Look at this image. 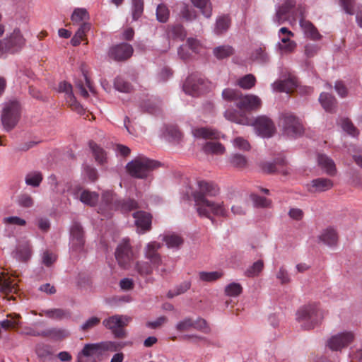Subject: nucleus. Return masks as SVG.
<instances>
[{"label":"nucleus","instance_id":"obj_1","mask_svg":"<svg viewBox=\"0 0 362 362\" xmlns=\"http://www.w3.org/2000/svg\"><path fill=\"white\" fill-rule=\"evenodd\" d=\"M197 189L193 192L192 196L199 216L211 220V215L226 217L228 211L223 202H214L206 199V197H215L218 194L219 189L217 185L205 180L197 181Z\"/></svg>","mask_w":362,"mask_h":362},{"label":"nucleus","instance_id":"obj_2","mask_svg":"<svg viewBox=\"0 0 362 362\" xmlns=\"http://www.w3.org/2000/svg\"><path fill=\"white\" fill-rule=\"evenodd\" d=\"M224 116L230 122L245 126H253L257 134L263 138L272 136L276 131L272 120L264 115L258 116L252 120L246 114L240 113L235 110H227Z\"/></svg>","mask_w":362,"mask_h":362},{"label":"nucleus","instance_id":"obj_3","mask_svg":"<svg viewBox=\"0 0 362 362\" xmlns=\"http://www.w3.org/2000/svg\"><path fill=\"white\" fill-rule=\"evenodd\" d=\"M222 96L225 100L233 101L240 113L245 114V112H256L259 110L262 102L260 98L253 94L242 95L239 91L226 88L223 90Z\"/></svg>","mask_w":362,"mask_h":362},{"label":"nucleus","instance_id":"obj_4","mask_svg":"<svg viewBox=\"0 0 362 362\" xmlns=\"http://www.w3.org/2000/svg\"><path fill=\"white\" fill-rule=\"evenodd\" d=\"M25 38L19 28H15L8 33L6 37L0 40V58H4L8 54L20 52L25 45Z\"/></svg>","mask_w":362,"mask_h":362},{"label":"nucleus","instance_id":"obj_5","mask_svg":"<svg viewBox=\"0 0 362 362\" xmlns=\"http://www.w3.org/2000/svg\"><path fill=\"white\" fill-rule=\"evenodd\" d=\"M323 318L322 310L317 305H308L300 309L296 314V319L300 326L305 329L313 328Z\"/></svg>","mask_w":362,"mask_h":362},{"label":"nucleus","instance_id":"obj_6","mask_svg":"<svg viewBox=\"0 0 362 362\" xmlns=\"http://www.w3.org/2000/svg\"><path fill=\"white\" fill-rule=\"evenodd\" d=\"M156 162L145 156H139L127 165L128 173L134 177L144 178L156 167Z\"/></svg>","mask_w":362,"mask_h":362},{"label":"nucleus","instance_id":"obj_7","mask_svg":"<svg viewBox=\"0 0 362 362\" xmlns=\"http://www.w3.org/2000/svg\"><path fill=\"white\" fill-rule=\"evenodd\" d=\"M118 265L124 269L131 267L134 259V252L129 240L124 238L117 245L115 252Z\"/></svg>","mask_w":362,"mask_h":362},{"label":"nucleus","instance_id":"obj_8","mask_svg":"<svg viewBox=\"0 0 362 362\" xmlns=\"http://www.w3.org/2000/svg\"><path fill=\"white\" fill-rule=\"evenodd\" d=\"M19 117L20 105L18 101L11 100L4 104L1 115V122L7 131H10L16 125Z\"/></svg>","mask_w":362,"mask_h":362},{"label":"nucleus","instance_id":"obj_9","mask_svg":"<svg viewBox=\"0 0 362 362\" xmlns=\"http://www.w3.org/2000/svg\"><path fill=\"white\" fill-rule=\"evenodd\" d=\"M132 318L127 315H115L103 321V325L107 329L111 330L117 338H124L127 336L123 327L128 325Z\"/></svg>","mask_w":362,"mask_h":362},{"label":"nucleus","instance_id":"obj_10","mask_svg":"<svg viewBox=\"0 0 362 362\" xmlns=\"http://www.w3.org/2000/svg\"><path fill=\"white\" fill-rule=\"evenodd\" d=\"M280 125L283 128L284 133L288 136H298L303 134L304 132L299 119L290 113H285L281 116Z\"/></svg>","mask_w":362,"mask_h":362},{"label":"nucleus","instance_id":"obj_11","mask_svg":"<svg viewBox=\"0 0 362 362\" xmlns=\"http://www.w3.org/2000/svg\"><path fill=\"white\" fill-rule=\"evenodd\" d=\"M355 339V334L351 331H343L332 335L327 341V346L332 351H341L351 344Z\"/></svg>","mask_w":362,"mask_h":362},{"label":"nucleus","instance_id":"obj_12","mask_svg":"<svg viewBox=\"0 0 362 362\" xmlns=\"http://www.w3.org/2000/svg\"><path fill=\"white\" fill-rule=\"evenodd\" d=\"M119 200L116 198V194L112 191H104L101 195V200L99 203L98 212L108 216L112 211L117 209L119 207Z\"/></svg>","mask_w":362,"mask_h":362},{"label":"nucleus","instance_id":"obj_13","mask_svg":"<svg viewBox=\"0 0 362 362\" xmlns=\"http://www.w3.org/2000/svg\"><path fill=\"white\" fill-rule=\"evenodd\" d=\"M71 194L74 198L79 199L83 204L94 206L99 202V194L95 192L84 189L79 186L71 189Z\"/></svg>","mask_w":362,"mask_h":362},{"label":"nucleus","instance_id":"obj_14","mask_svg":"<svg viewBox=\"0 0 362 362\" xmlns=\"http://www.w3.org/2000/svg\"><path fill=\"white\" fill-rule=\"evenodd\" d=\"M176 329L179 332H186L195 329L205 333L209 332V328L207 326L206 322L203 319H198L196 321L192 320L189 317H187L180 320L176 324Z\"/></svg>","mask_w":362,"mask_h":362},{"label":"nucleus","instance_id":"obj_15","mask_svg":"<svg viewBox=\"0 0 362 362\" xmlns=\"http://www.w3.org/2000/svg\"><path fill=\"white\" fill-rule=\"evenodd\" d=\"M83 230L81 226L77 223H73L70 229V247L73 250H80L84 245Z\"/></svg>","mask_w":362,"mask_h":362},{"label":"nucleus","instance_id":"obj_16","mask_svg":"<svg viewBox=\"0 0 362 362\" xmlns=\"http://www.w3.org/2000/svg\"><path fill=\"white\" fill-rule=\"evenodd\" d=\"M133 51L129 44L121 43L112 47L108 52V56L115 61H124L132 55Z\"/></svg>","mask_w":362,"mask_h":362},{"label":"nucleus","instance_id":"obj_17","mask_svg":"<svg viewBox=\"0 0 362 362\" xmlns=\"http://www.w3.org/2000/svg\"><path fill=\"white\" fill-rule=\"evenodd\" d=\"M160 247V243L153 241L148 243L144 248L145 258L156 268H158L162 264L161 257L158 252Z\"/></svg>","mask_w":362,"mask_h":362},{"label":"nucleus","instance_id":"obj_18","mask_svg":"<svg viewBox=\"0 0 362 362\" xmlns=\"http://www.w3.org/2000/svg\"><path fill=\"white\" fill-rule=\"evenodd\" d=\"M203 79L197 76H190L186 79L183 90L187 94L196 96L203 91Z\"/></svg>","mask_w":362,"mask_h":362},{"label":"nucleus","instance_id":"obj_19","mask_svg":"<svg viewBox=\"0 0 362 362\" xmlns=\"http://www.w3.org/2000/svg\"><path fill=\"white\" fill-rule=\"evenodd\" d=\"M333 187V182L328 178L319 177L313 180L308 184V190L311 193H320L326 192Z\"/></svg>","mask_w":362,"mask_h":362},{"label":"nucleus","instance_id":"obj_20","mask_svg":"<svg viewBox=\"0 0 362 362\" xmlns=\"http://www.w3.org/2000/svg\"><path fill=\"white\" fill-rule=\"evenodd\" d=\"M133 217L138 230L145 232L151 228L152 217L150 214L139 211L134 213Z\"/></svg>","mask_w":362,"mask_h":362},{"label":"nucleus","instance_id":"obj_21","mask_svg":"<svg viewBox=\"0 0 362 362\" xmlns=\"http://www.w3.org/2000/svg\"><path fill=\"white\" fill-rule=\"evenodd\" d=\"M16 284L11 281V278L4 272L0 274V292L8 296L10 293L16 291ZM16 297L13 295L8 296V300H15Z\"/></svg>","mask_w":362,"mask_h":362},{"label":"nucleus","instance_id":"obj_22","mask_svg":"<svg viewBox=\"0 0 362 362\" xmlns=\"http://www.w3.org/2000/svg\"><path fill=\"white\" fill-rule=\"evenodd\" d=\"M298 86V81L295 77H288L282 81L274 82L272 84L273 89L279 92L288 93Z\"/></svg>","mask_w":362,"mask_h":362},{"label":"nucleus","instance_id":"obj_23","mask_svg":"<svg viewBox=\"0 0 362 362\" xmlns=\"http://www.w3.org/2000/svg\"><path fill=\"white\" fill-rule=\"evenodd\" d=\"M317 163L319 166L329 175L333 176L337 173L334 160L325 154H318Z\"/></svg>","mask_w":362,"mask_h":362},{"label":"nucleus","instance_id":"obj_24","mask_svg":"<svg viewBox=\"0 0 362 362\" xmlns=\"http://www.w3.org/2000/svg\"><path fill=\"white\" fill-rule=\"evenodd\" d=\"M300 25L303 30L305 35L307 37H309L313 40H320L322 35L319 33L317 28L313 25V24L305 19H300Z\"/></svg>","mask_w":362,"mask_h":362},{"label":"nucleus","instance_id":"obj_25","mask_svg":"<svg viewBox=\"0 0 362 362\" xmlns=\"http://www.w3.org/2000/svg\"><path fill=\"white\" fill-rule=\"evenodd\" d=\"M319 240L329 247L335 246L338 241V235L333 228L324 230L319 235Z\"/></svg>","mask_w":362,"mask_h":362},{"label":"nucleus","instance_id":"obj_26","mask_svg":"<svg viewBox=\"0 0 362 362\" xmlns=\"http://www.w3.org/2000/svg\"><path fill=\"white\" fill-rule=\"evenodd\" d=\"M153 269H156L157 268L153 267L149 261H136L134 265V270L142 277L151 275Z\"/></svg>","mask_w":362,"mask_h":362},{"label":"nucleus","instance_id":"obj_27","mask_svg":"<svg viewBox=\"0 0 362 362\" xmlns=\"http://www.w3.org/2000/svg\"><path fill=\"white\" fill-rule=\"evenodd\" d=\"M194 136L202 139H218L219 132L212 128L201 127L192 130Z\"/></svg>","mask_w":362,"mask_h":362},{"label":"nucleus","instance_id":"obj_28","mask_svg":"<svg viewBox=\"0 0 362 362\" xmlns=\"http://www.w3.org/2000/svg\"><path fill=\"white\" fill-rule=\"evenodd\" d=\"M42 337H50L55 340L62 339L69 336V333L67 330L59 328H50L44 331H41Z\"/></svg>","mask_w":362,"mask_h":362},{"label":"nucleus","instance_id":"obj_29","mask_svg":"<svg viewBox=\"0 0 362 362\" xmlns=\"http://www.w3.org/2000/svg\"><path fill=\"white\" fill-rule=\"evenodd\" d=\"M191 285L192 283L190 281H184L170 290L167 293V296L169 298H173L175 296L183 294L190 288Z\"/></svg>","mask_w":362,"mask_h":362},{"label":"nucleus","instance_id":"obj_30","mask_svg":"<svg viewBox=\"0 0 362 362\" xmlns=\"http://www.w3.org/2000/svg\"><path fill=\"white\" fill-rule=\"evenodd\" d=\"M44 315L54 320H62L70 317V313L68 310L61 308H53L43 310Z\"/></svg>","mask_w":362,"mask_h":362},{"label":"nucleus","instance_id":"obj_31","mask_svg":"<svg viewBox=\"0 0 362 362\" xmlns=\"http://www.w3.org/2000/svg\"><path fill=\"white\" fill-rule=\"evenodd\" d=\"M31 256V248L28 243L19 245L13 257L21 261H27Z\"/></svg>","mask_w":362,"mask_h":362},{"label":"nucleus","instance_id":"obj_32","mask_svg":"<svg viewBox=\"0 0 362 362\" xmlns=\"http://www.w3.org/2000/svg\"><path fill=\"white\" fill-rule=\"evenodd\" d=\"M90 25L88 23H83L78 30L76 32L75 35L72 37L71 40V43L73 46H78L81 41L86 36V33L90 30Z\"/></svg>","mask_w":362,"mask_h":362},{"label":"nucleus","instance_id":"obj_33","mask_svg":"<svg viewBox=\"0 0 362 362\" xmlns=\"http://www.w3.org/2000/svg\"><path fill=\"white\" fill-rule=\"evenodd\" d=\"M319 100L327 112H332L335 107L336 100L329 93H322L320 94Z\"/></svg>","mask_w":362,"mask_h":362},{"label":"nucleus","instance_id":"obj_34","mask_svg":"<svg viewBox=\"0 0 362 362\" xmlns=\"http://www.w3.org/2000/svg\"><path fill=\"white\" fill-rule=\"evenodd\" d=\"M203 151L206 153L221 155L225 153L226 149L221 143L210 141L204 144L203 146Z\"/></svg>","mask_w":362,"mask_h":362},{"label":"nucleus","instance_id":"obj_35","mask_svg":"<svg viewBox=\"0 0 362 362\" xmlns=\"http://www.w3.org/2000/svg\"><path fill=\"white\" fill-rule=\"evenodd\" d=\"M163 240L169 248H178L183 243V239L178 235L170 234L163 236Z\"/></svg>","mask_w":362,"mask_h":362},{"label":"nucleus","instance_id":"obj_36","mask_svg":"<svg viewBox=\"0 0 362 362\" xmlns=\"http://www.w3.org/2000/svg\"><path fill=\"white\" fill-rule=\"evenodd\" d=\"M194 6L199 8L202 14L207 18L212 14L211 5L209 0H192Z\"/></svg>","mask_w":362,"mask_h":362},{"label":"nucleus","instance_id":"obj_37","mask_svg":"<svg viewBox=\"0 0 362 362\" xmlns=\"http://www.w3.org/2000/svg\"><path fill=\"white\" fill-rule=\"evenodd\" d=\"M213 53L218 59H223L233 54V48L229 45H222L214 48Z\"/></svg>","mask_w":362,"mask_h":362},{"label":"nucleus","instance_id":"obj_38","mask_svg":"<svg viewBox=\"0 0 362 362\" xmlns=\"http://www.w3.org/2000/svg\"><path fill=\"white\" fill-rule=\"evenodd\" d=\"M256 78L252 74H247L243 77L240 78L237 84L243 89L250 90L255 86Z\"/></svg>","mask_w":362,"mask_h":362},{"label":"nucleus","instance_id":"obj_39","mask_svg":"<svg viewBox=\"0 0 362 362\" xmlns=\"http://www.w3.org/2000/svg\"><path fill=\"white\" fill-rule=\"evenodd\" d=\"M90 147L92 150L94 158L97 162L103 164L106 162L107 156L105 151L93 142H90Z\"/></svg>","mask_w":362,"mask_h":362},{"label":"nucleus","instance_id":"obj_40","mask_svg":"<svg viewBox=\"0 0 362 362\" xmlns=\"http://www.w3.org/2000/svg\"><path fill=\"white\" fill-rule=\"evenodd\" d=\"M264 268V262L262 260H257L249 267L245 271V275L248 277H254L258 276Z\"/></svg>","mask_w":362,"mask_h":362},{"label":"nucleus","instance_id":"obj_41","mask_svg":"<svg viewBox=\"0 0 362 362\" xmlns=\"http://www.w3.org/2000/svg\"><path fill=\"white\" fill-rule=\"evenodd\" d=\"M223 276V273L221 272L214 271V272H200L199 273V279L202 281L206 282H212L218 279H220Z\"/></svg>","mask_w":362,"mask_h":362},{"label":"nucleus","instance_id":"obj_42","mask_svg":"<svg viewBox=\"0 0 362 362\" xmlns=\"http://www.w3.org/2000/svg\"><path fill=\"white\" fill-rule=\"evenodd\" d=\"M89 18V15L86 9L82 8H76L72 15H71V21L74 23H79L82 21L88 20Z\"/></svg>","mask_w":362,"mask_h":362},{"label":"nucleus","instance_id":"obj_43","mask_svg":"<svg viewBox=\"0 0 362 362\" xmlns=\"http://www.w3.org/2000/svg\"><path fill=\"white\" fill-rule=\"evenodd\" d=\"M289 11V8L284 5L279 7L276 9V14L274 16L273 21L277 25H280L283 23L284 21L287 20L286 14Z\"/></svg>","mask_w":362,"mask_h":362},{"label":"nucleus","instance_id":"obj_44","mask_svg":"<svg viewBox=\"0 0 362 362\" xmlns=\"http://www.w3.org/2000/svg\"><path fill=\"white\" fill-rule=\"evenodd\" d=\"M242 291L243 288L239 283L233 282L225 287V293L230 297L238 296Z\"/></svg>","mask_w":362,"mask_h":362},{"label":"nucleus","instance_id":"obj_45","mask_svg":"<svg viewBox=\"0 0 362 362\" xmlns=\"http://www.w3.org/2000/svg\"><path fill=\"white\" fill-rule=\"evenodd\" d=\"M42 177L40 173L33 172L28 173L25 179V183L32 187H38L42 182Z\"/></svg>","mask_w":362,"mask_h":362},{"label":"nucleus","instance_id":"obj_46","mask_svg":"<svg viewBox=\"0 0 362 362\" xmlns=\"http://www.w3.org/2000/svg\"><path fill=\"white\" fill-rule=\"evenodd\" d=\"M36 354L43 362L49 361L52 357V352L48 346L44 344H39L36 347Z\"/></svg>","mask_w":362,"mask_h":362},{"label":"nucleus","instance_id":"obj_47","mask_svg":"<svg viewBox=\"0 0 362 362\" xmlns=\"http://www.w3.org/2000/svg\"><path fill=\"white\" fill-rule=\"evenodd\" d=\"M132 18L134 21L138 20L144 11L143 0H132Z\"/></svg>","mask_w":362,"mask_h":362},{"label":"nucleus","instance_id":"obj_48","mask_svg":"<svg viewBox=\"0 0 362 362\" xmlns=\"http://www.w3.org/2000/svg\"><path fill=\"white\" fill-rule=\"evenodd\" d=\"M11 317V319H6L5 320L0 322V325L4 329L13 328L16 326L19 325L18 318L20 317L19 315L17 314H11L8 316Z\"/></svg>","mask_w":362,"mask_h":362},{"label":"nucleus","instance_id":"obj_49","mask_svg":"<svg viewBox=\"0 0 362 362\" xmlns=\"http://www.w3.org/2000/svg\"><path fill=\"white\" fill-rule=\"evenodd\" d=\"M230 26V20L228 17L223 16L217 19L215 33L221 34L226 31Z\"/></svg>","mask_w":362,"mask_h":362},{"label":"nucleus","instance_id":"obj_50","mask_svg":"<svg viewBox=\"0 0 362 362\" xmlns=\"http://www.w3.org/2000/svg\"><path fill=\"white\" fill-rule=\"evenodd\" d=\"M118 204L119 207L117 209H120L123 213L129 212L138 207V204L134 200L131 199H128L122 202L119 201Z\"/></svg>","mask_w":362,"mask_h":362},{"label":"nucleus","instance_id":"obj_51","mask_svg":"<svg viewBox=\"0 0 362 362\" xmlns=\"http://www.w3.org/2000/svg\"><path fill=\"white\" fill-rule=\"evenodd\" d=\"M252 199L256 207L269 208L272 206V201L270 199L257 194H252Z\"/></svg>","mask_w":362,"mask_h":362},{"label":"nucleus","instance_id":"obj_52","mask_svg":"<svg viewBox=\"0 0 362 362\" xmlns=\"http://www.w3.org/2000/svg\"><path fill=\"white\" fill-rule=\"evenodd\" d=\"M58 91L61 93H64L66 94V98L69 99L70 102L74 101V96L72 92V86L70 83L62 81L59 84Z\"/></svg>","mask_w":362,"mask_h":362},{"label":"nucleus","instance_id":"obj_53","mask_svg":"<svg viewBox=\"0 0 362 362\" xmlns=\"http://www.w3.org/2000/svg\"><path fill=\"white\" fill-rule=\"evenodd\" d=\"M296 43L294 41L286 43H277L276 47L281 54H287L293 52L296 48Z\"/></svg>","mask_w":362,"mask_h":362},{"label":"nucleus","instance_id":"obj_54","mask_svg":"<svg viewBox=\"0 0 362 362\" xmlns=\"http://www.w3.org/2000/svg\"><path fill=\"white\" fill-rule=\"evenodd\" d=\"M100 319L95 316H92L86 320L80 327L81 330L87 332L99 325Z\"/></svg>","mask_w":362,"mask_h":362},{"label":"nucleus","instance_id":"obj_55","mask_svg":"<svg viewBox=\"0 0 362 362\" xmlns=\"http://www.w3.org/2000/svg\"><path fill=\"white\" fill-rule=\"evenodd\" d=\"M278 35L279 38L278 43H286L293 41L291 38L294 36V34L288 28L283 27L279 29Z\"/></svg>","mask_w":362,"mask_h":362},{"label":"nucleus","instance_id":"obj_56","mask_svg":"<svg viewBox=\"0 0 362 362\" xmlns=\"http://www.w3.org/2000/svg\"><path fill=\"white\" fill-rule=\"evenodd\" d=\"M283 163L282 162H264L261 163V169L266 173H273L279 170V167Z\"/></svg>","mask_w":362,"mask_h":362},{"label":"nucleus","instance_id":"obj_57","mask_svg":"<svg viewBox=\"0 0 362 362\" xmlns=\"http://www.w3.org/2000/svg\"><path fill=\"white\" fill-rule=\"evenodd\" d=\"M276 279L281 284H286L291 282V278L287 269L284 267H281L276 274Z\"/></svg>","mask_w":362,"mask_h":362},{"label":"nucleus","instance_id":"obj_58","mask_svg":"<svg viewBox=\"0 0 362 362\" xmlns=\"http://www.w3.org/2000/svg\"><path fill=\"white\" fill-rule=\"evenodd\" d=\"M231 165L235 168H243L247 165L246 158L240 154H234L230 159Z\"/></svg>","mask_w":362,"mask_h":362},{"label":"nucleus","instance_id":"obj_59","mask_svg":"<svg viewBox=\"0 0 362 362\" xmlns=\"http://www.w3.org/2000/svg\"><path fill=\"white\" fill-rule=\"evenodd\" d=\"M115 88L123 93H129L132 90V86L122 78L117 77L115 80Z\"/></svg>","mask_w":362,"mask_h":362},{"label":"nucleus","instance_id":"obj_60","mask_svg":"<svg viewBox=\"0 0 362 362\" xmlns=\"http://www.w3.org/2000/svg\"><path fill=\"white\" fill-rule=\"evenodd\" d=\"M252 60H257L260 62H266L268 60V56L263 47H257L251 54Z\"/></svg>","mask_w":362,"mask_h":362},{"label":"nucleus","instance_id":"obj_61","mask_svg":"<svg viewBox=\"0 0 362 362\" xmlns=\"http://www.w3.org/2000/svg\"><path fill=\"white\" fill-rule=\"evenodd\" d=\"M156 17L158 21L161 23L167 21L169 17V11L165 5L160 4L158 6L156 9Z\"/></svg>","mask_w":362,"mask_h":362},{"label":"nucleus","instance_id":"obj_62","mask_svg":"<svg viewBox=\"0 0 362 362\" xmlns=\"http://www.w3.org/2000/svg\"><path fill=\"white\" fill-rule=\"evenodd\" d=\"M2 222L4 225H15L23 226L26 224L25 220L16 216L4 217L2 219Z\"/></svg>","mask_w":362,"mask_h":362},{"label":"nucleus","instance_id":"obj_63","mask_svg":"<svg viewBox=\"0 0 362 362\" xmlns=\"http://www.w3.org/2000/svg\"><path fill=\"white\" fill-rule=\"evenodd\" d=\"M233 144L235 148H237L240 150L247 151L250 148L249 142L244 138L240 136L236 137L233 141Z\"/></svg>","mask_w":362,"mask_h":362},{"label":"nucleus","instance_id":"obj_64","mask_svg":"<svg viewBox=\"0 0 362 362\" xmlns=\"http://www.w3.org/2000/svg\"><path fill=\"white\" fill-rule=\"evenodd\" d=\"M57 260V256L49 251L43 252L42 256V262L46 267H51Z\"/></svg>","mask_w":362,"mask_h":362}]
</instances>
